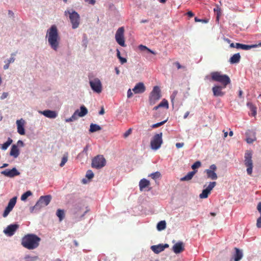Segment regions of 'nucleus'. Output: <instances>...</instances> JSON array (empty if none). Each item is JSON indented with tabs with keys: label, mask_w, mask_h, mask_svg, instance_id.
<instances>
[{
	"label": "nucleus",
	"mask_w": 261,
	"mask_h": 261,
	"mask_svg": "<svg viewBox=\"0 0 261 261\" xmlns=\"http://www.w3.org/2000/svg\"><path fill=\"white\" fill-rule=\"evenodd\" d=\"M46 37L48 38V44L51 48L55 51H57L59 47L60 37L56 25H51L47 30Z\"/></svg>",
	"instance_id": "f257e3e1"
},
{
	"label": "nucleus",
	"mask_w": 261,
	"mask_h": 261,
	"mask_svg": "<svg viewBox=\"0 0 261 261\" xmlns=\"http://www.w3.org/2000/svg\"><path fill=\"white\" fill-rule=\"evenodd\" d=\"M41 239L33 233H29L25 235L21 239V245L29 250L37 248L39 245Z\"/></svg>",
	"instance_id": "f03ea898"
},
{
	"label": "nucleus",
	"mask_w": 261,
	"mask_h": 261,
	"mask_svg": "<svg viewBox=\"0 0 261 261\" xmlns=\"http://www.w3.org/2000/svg\"><path fill=\"white\" fill-rule=\"evenodd\" d=\"M83 205L81 203H76L72 206L70 209V213L72 216V219L75 221L78 222L82 220L88 210H87L83 213L82 212V210Z\"/></svg>",
	"instance_id": "7ed1b4c3"
},
{
	"label": "nucleus",
	"mask_w": 261,
	"mask_h": 261,
	"mask_svg": "<svg viewBox=\"0 0 261 261\" xmlns=\"http://www.w3.org/2000/svg\"><path fill=\"white\" fill-rule=\"evenodd\" d=\"M211 79L213 81L221 83L223 87L230 83V79L226 74H221L220 72L214 71L211 73Z\"/></svg>",
	"instance_id": "20e7f679"
},
{
	"label": "nucleus",
	"mask_w": 261,
	"mask_h": 261,
	"mask_svg": "<svg viewBox=\"0 0 261 261\" xmlns=\"http://www.w3.org/2000/svg\"><path fill=\"white\" fill-rule=\"evenodd\" d=\"M65 16L68 15L70 22L72 24L73 29H77L80 24V15L75 11L71 10H67L65 11Z\"/></svg>",
	"instance_id": "39448f33"
},
{
	"label": "nucleus",
	"mask_w": 261,
	"mask_h": 261,
	"mask_svg": "<svg viewBox=\"0 0 261 261\" xmlns=\"http://www.w3.org/2000/svg\"><path fill=\"white\" fill-rule=\"evenodd\" d=\"M162 97L161 90L158 86L153 87L152 90L149 94V103L152 106L159 100Z\"/></svg>",
	"instance_id": "423d86ee"
},
{
	"label": "nucleus",
	"mask_w": 261,
	"mask_h": 261,
	"mask_svg": "<svg viewBox=\"0 0 261 261\" xmlns=\"http://www.w3.org/2000/svg\"><path fill=\"white\" fill-rule=\"evenodd\" d=\"M162 136V133H160L152 137L150 141V147L152 150H156L161 147L163 143Z\"/></svg>",
	"instance_id": "0eeeda50"
},
{
	"label": "nucleus",
	"mask_w": 261,
	"mask_h": 261,
	"mask_svg": "<svg viewBox=\"0 0 261 261\" xmlns=\"http://www.w3.org/2000/svg\"><path fill=\"white\" fill-rule=\"evenodd\" d=\"M106 160L102 155H97L92 160L91 166L93 168L99 169L106 165Z\"/></svg>",
	"instance_id": "6e6552de"
},
{
	"label": "nucleus",
	"mask_w": 261,
	"mask_h": 261,
	"mask_svg": "<svg viewBox=\"0 0 261 261\" xmlns=\"http://www.w3.org/2000/svg\"><path fill=\"white\" fill-rule=\"evenodd\" d=\"M90 86L92 91L96 93H100L102 90V84L98 78H94L89 81Z\"/></svg>",
	"instance_id": "1a4fd4ad"
},
{
	"label": "nucleus",
	"mask_w": 261,
	"mask_h": 261,
	"mask_svg": "<svg viewBox=\"0 0 261 261\" xmlns=\"http://www.w3.org/2000/svg\"><path fill=\"white\" fill-rule=\"evenodd\" d=\"M245 165L247 167V172L248 175L252 173L253 162L252 161V153L250 151H247L245 154Z\"/></svg>",
	"instance_id": "9d476101"
},
{
	"label": "nucleus",
	"mask_w": 261,
	"mask_h": 261,
	"mask_svg": "<svg viewBox=\"0 0 261 261\" xmlns=\"http://www.w3.org/2000/svg\"><path fill=\"white\" fill-rule=\"evenodd\" d=\"M124 33V28L120 27L118 29L115 34V39L116 42L119 45L122 47L125 46Z\"/></svg>",
	"instance_id": "9b49d317"
},
{
	"label": "nucleus",
	"mask_w": 261,
	"mask_h": 261,
	"mask_svg": "<svg viewBox=\"0 0 261 261\" xmlns=\"http://www.w3.org/2000/svg\"><path fill=\"white\" fill-rule=\"evenodd\" d=\"M52 197L50 195H47L45 196H41L40 197L37 201V206H38L41 209L42 207L47 206L49 204Z\"/></svg>",
	"instance_id": "f8f14e48"
},
{
	"label": "nucleus",
	"mask_w": 261,
	"mask_h": 261,
	"mask_svg": "<svg viewBox=\"0 0 261 261\" xmlns=\"http://www.w3.org/2000/svg\"><path fill=\"white\" fill-rule=\"evenodd\" d=\"M217 170V166L215 164L211 165L208 169L205 170V172L206 173L207 178L212 180H216L218 178V176L216 173Z\"/></svg>",
	"instance_id": "ddd939ff"
},
{
	"label": "nucleus",
	"mask_w": 261,
	"mask_h": 261,
	"mask_svg": "<svg viewBox=\"0 0 261 261\" xmlns=\"http://www.w3.org/2000/svg\"><path fill=\"white\" fill-rule=\"evenodd\" d=\"M1 173L4 176L9 177L13 178L15 176L20 175V173L15 167H13L12 169H7L4 171H1Z\"/></svg>",
	"instance_id": "4468645a"
},
{
	"label": "nucleus",
	"mask_w": 261,
	"mask_h": 261,
	"mask_svg": "<svg viewBox=\"0 0 261 261\" xmlns=\"http://www.w3.org/2000/svg\"><path fill=\"white\" fill-rule=\"evenodd\" d=\"M19 225L16 223L11 224L8 225L6 229H4V232L8 236H12L18 228Z\"/></svg>",
	"instance_id": "2eb2a0df"
},
{
	"label": "nucleus",
	"mask_w": 261,
	"mask_h": 261,
	"mask_svg": "<svg viewBox=\"0 0 261 261\" xmlns=\"http://www.w3.org/2000/svg\"><path fill=\"white\" fill-rule=\"evenodd\" d=\"M223 86L215 85L212 88V91L215 97H222L224 95L225 92L222 91V89L225 88Z\"/></svg>",
	"instance_id": "dca6fc26"
},
{
	"label": "nucleus",
	"mask_w": 261,
	"mask_h": 261,
	"mask_svg": "<svg viewBox=\"0 0 261 261\" xmlns=\"http://www.w3.org/2000/svg\"><path fill=\"white\" fill-rule=\"evenodd\" d=\"M24 123L25 121L22 118L16 121L17 132L21 135H24L25 133Z\"/></svg>",
	"instance_id": "f3484780"
},
{
	"label": "nucleus",
	"mask_w": 261,
	"mask_h": 261,
	"mask_svg": "<svg viewBox=\"0 0 261 261\" xmlns=\"http://www.w3.org/2000/svg\"><path fill=\"white\" fill-rule=\"evenodd\" d=\"M39 113L45 117L50 119H55L57 116V112L53 110H45L43 111H39Z\"/></svg>",
	"instance_id": "a211bd4d"
},
{
	"label": "nucleus",
	"mask_w": 261,
	"mask_h": 261,
	"mask_svg": "<svg viewBox=\"0 0 261 261\" xmlns=\"http://www.w3.org/2000/svg\"><path fill=\"white\" fill-rule=\"evenodd\" d=\"M145 86L142 82L137 83L133 89V91L135 94L142 93L145 91Z\"/></svg>",
	"instance_id": "6ab92c4d"
},
{
	"label": "nucleus",
	"mask_w": 261,
	"mask_h": 261,
	"mask_svg": "<svg viewBox=\"0 0 261 261\" xmlns=\"http://www.w3.org/2000/svg\"><path fill=\"white\" fill-rule=\"evenodd\" d=\"M184 250V243L182 242H178L175 243L173 247L172 250L173 251L176 253L178 254Z\"/></svg>",
	"instance_id": "aec40b11"
},
{
	"label": "nucleus",
	"mask_w": 261,
	"mask_h": 261,
	"mask_svg": "<svg viewBox=\"0 0 261 261\" xmlns=\"http://www.w3.org/2000/svg\"><path fill=\"white\" fill-rule=\"evenodd\" d=\"M246 141L249 144L252 143L256 140L255 133L252 131L248 130L246 133Z\"/></svg>",
	"instance_id": "412c9836"
},
{
	"label": "nucleus",
	"mask_w": 261,
	"mask_h": 261,
	"mask_svg": "<svg viewBox=\"0 0 261 261\" xmlns=\"http://www.w3.org/2000/svg\"><path fill=\"white\" fill-rule=\"evenodd\" d=\"M19 153L20 152L17 145L14 144H13L11 147L10 155L15 159L19 156Z\"/></svg>",
	"instance_id": "4be33fe9"
},
{
	"label": "nucleus",
	"mask_w": 261,
	"mask_h": 261,
	"mask_svg": "<svg viewBox=\"0 0 261 261\" xmlns=\"http://www.w3.org/2000/svg\"><path fill=\"white\" fill-rule=\"evenodd\" d=\"M89 148V145L87 144L84 148L82 152H80L78 155L77 158L79 159H88V150Z\"/></svg>",
	"instance_id": "5701e85b"
},
{
	"label": "nucleus",
	"mask_w": 261,
	"mask_h": 261,
	"mask_svg": "<svg viewBox=\"0 0 261 261\" xmlns=\"http://www.w3.org/2000/svg\"><path fill=\"white\" fill-rule=\"evenodd\" d=\"M236 48L237 49H242L245 50H248L251 48H254L255 45L244 44L240 43H236L235 45Z\"/></svg>",
	"instance_id": "b1692460"
},
{
	"label": "nucleus",
	"mask_w": 261,
	"mask_h": 261,
	"mask_svg": "<svg viewBox=\"0 0 261 261\" xmlns=\"http://www.w3.org/2000/svg\"><path fill=\"white\" fill-rule=\"evenodd\" d=\"M75 112H77L76 114L78 117H83L87 115L88 113V110L85 106L82 105L80 107V111L77 109L75 110Z\"/></svg>",
	"instance_id": "393cba45"
},
{
	"label": "nucleus",
	"mask_w": 261,
	"mask_h": 261,
	"mask_svg": "<svg viewBox=\"0 0 261 261\" xmlns=\"http://www.w3.org/2000/svg\"><path fill=\"white\" fill-rule=\"evenodd\" d=\"M241 59V56L239 53H237L234 54L232 56H231L229 60V62L231 64L238 63Z\"/></svg>",
	"instance_id": "a878e982"
},
{
	"label": "nucleus",
	"mask_w": 261,
	"mask_h": 261,
	"mask_svg": "<svg viewBox=\"0 0 261 261\" xmlns=\"http://www.w3.org/2000/svg\"><path fill=\"white\" fill-rule=\"evenodd\" d=\"M234 249V261H240L243 257V252L241 249L237 248H235Z\"/></svg>",
	"instance_id": "bb28decb"
},
{
	"label": "nucleus",
	"mask_w": 261,
	"mask_h": 261,
	"mask_svg": "<svg viewBox=\"0 0 261 261\" xmlns=\"http://www.w3.org/2000/svg\"><path fill=\"white\" fill-rule=\"evenodd\" d=\"M163 247L162 246V244L152 245L150 247L151 250L155 254H159L163 251Z\"/></svg>",
	"instance_id": "cd10ccee"
},
{
	"label": "nucleus",
	"mask_w": 261,
	"mask_h": 261,
	"mask_svg": "<svg viewBox=\"0 0 261 261\" xmlns=\"http://www.w3.org/2000/svg\"><path fill=\"white\" fill-rule=\"evenodd\" d=\"M150 184V182L148 180L143 178L140 180L139 182V188L141 191H142L144 189L148 187Z\"/></svg>",
	"instance_id": "c85d7f7f"
},
{
	"label": "nucleus",
	"mask_w": 261,
	"mask_h": 261,
	"mask_svg": "<svg viewBox=\"0 0 261 261\" xmlns=\"http://www.w3.org/2000/svg\"><path fill=\"white\" fill-rule=\"evenodd\" d=\"M197 171H192L188 173L185 176L180 178V181H189L191 180Z\"/></svg>",
	"instance_id": "c756f323"
},
{
	"label": "nucleus",
	"mask_w": 261,
	"mask_h": 261,
	"mask_svg": "<svg viewBox=\"0 0 261 261\" xmlns=\"http://www.w3.org/2000/svg\"><path fill=\"white\" fill-rule=\"evenodd\" d=\"M101 129L100 126L97 124L91 123L90 125L89 132L94 133Z\"/></svg>",
	"instance_id": "7c9ffc66"
},
{
	"label": "nucleus",
	"mask_w": 261,
	"mask_h": 261,
	"mask_svg": "<svg viewBox=\"0 0 261 261\" xmlns=\"http://www.w3.org/2000/svg\"><path fill=\"white\" fill-rule=\"evenodd\" d=\"M166 223L165 220H162L158 223L156 229L159 231H162L166 228Z\"/></svg>",
	"instance_id": "2f4dec72"
},
{
	"label": "nucleus",
	"mask_w": 261,
	"mask_h": 261,
	"mask_svg": "<svg viewBox=\"0 0 261 261\" xmlns=\"http://www.w3.org/2000/svg\"><path fill=\"white\" fill-rule=\"evenodd\" d=\"M56 215L59 218V221H62L65 217L64 211L61 209H58L56 212Z\"/></svg>",
	"instance_id": "473e14b6"
},
{
	"label": "nucleus",
	"mask_w": 261,
	"mask_h": 261,
	"mask_svg": "<svg viewBox=\"0 0 261 261\" xmlns=\"http://www.w3.org/2000/svg\"><path fill=\"white\" fill-rule=\"evenodd\" d=\"M17 201V197L14 196L12 198H11L7 205V207L10 208L11 210H13V207H14L15 205L16 204Z\"/></svg>",
	"instance_id": "72a5a7b5"
},
{
	"label": "nucleus",
	"mask_w": 261,
	"mask_h": 261,
	"mask_svg": "<svg viewBox=\"0 0 261 261\" xmlns=\"http://www.w3.org/2000/svg\"><path fill=\"white\" fill-rule=\"evenodd\" d=\"M13 140L10 138H8L7 141L2 145V149L5 150L12 144Z\"/></svg>",
	"instance_id": "f704fd0d"
},
{
	"label": "nucleus",
	"mask_w": 261,
	"mask_h": 261,
	"mask_svg": "<svg viewBox=\"0 0 261 261\" xmlns=\"http://www.w3.org/2000/svg\"><path fill=\"white\" fill-rule=\"evenodd\" d=\"M76 113L77 112H74L71 117L65 119V121L66 122H70L76 120L79 117Z\"/></svg>",
	"instance_id": "c9c22d12"
},
{
	"label": "nucleus",
	"mask_w": 261,
	"mask_h": 261,
	"mask_svg": "<svg viewBox=\"0 0 261 261\" xmlns=\"http://www.w3.org/2000/svg\"><path fill=\"white\" fill-rule=\"evenodd\" d=\"M32 195V192L31 191H27V192H24L21 196V200L22 201H25L27 198L31 196Z\"/></svg>",
	"instance_id": "e433bc0d"
},
{
	"label": "nucleus",
	"mask_w": 261,
	"mask_h": 261,
	"mask_svg": "<svg viewBox=\"0 0 261 261\" xmlns=\"http://www.w3.org/2000/svg\"><path fill=\"white\" fill-rule=\"evenodd\" d=\"M210 193V192L205 188L202 191L201 193L199 195V197L202 199L206 198Z\"/></svg>",
	"instance_id": "4c0bfd02"
},
{
	"label": "nucleus",
	"mask_w": 261,
	"mask_h": 261,
	"mask_svg": "<svg viewBox=\"0 0 261 261\" xmlns=\"http://www.w3.org/2000/svg\"><path fill=\"white\" fill-rule=\"evenodd\" d=\"M201 165V163L199 161H196L191 166L192 169L193 171H197V169L199 168Z\"/></svg>",
	"instance_id": "58836bf2"
},
{
	"label": "nucleus",
	"mask_w": 261,
	"mask_h": 261,
	"mask_svg": "<svg viewBox=\"0 0 261 261\" xmlns=\"http://www.w3.org/2000/svg\"><path fill=\"white\" fill-rule=\"evenodd\" d=\"M159 106L161 107H164L166 109L169 108L168 102L166 99H163L162 101L159 103Z\"/></svg>",
	"instance_id": "ea45409f"
},
{
	"label": "nucleus",
	"mask_w": 261,
	"mask_h": 261,
	"mask_svg": "<svg viewBox=\"0 0 261 261\" xmlns=\"http://www.w3.org/2000/svg\"><path fill=\"white\" fill-rule=\"evenodd\" d=\"M11 57L9 59H8L7 60L5 61V63H7L8 64H10L11 63H12L14 62L15 59L14 58V56H15V54L12 53L11 55Z\"/></svg>",
	"instance_id": "a19ab883"
},
{
	"label": "nucleus",
	"mask_w": 261,
	"mask_h": 261,
	"mask_svg": "<svg viewBox=\"0 0 261 261\" xmlns=\"http://www.w3.org/2000/svg\"><path fill=\"white\" fill-rule=\"evenodd\" d=\"M216 185V182L212 181L210 182L208 186L205 188L207 190H208L210 192L213 190V189Z\"/></svg>",
	"instance_id": "79ce46f5"
},
{
	"label": "nucleus",
	"mask_w": 261,
	"mask_h": 261,
	"mask_svg": "<svg viewBox=\"0 0 261 261\" xmlns=\"http://www.w3.org/2000/svg\"><path fill=\"white\" fill-rule=\"evenodd\" d=\"M214 11L215 12H217V20L218 21L219 20L220 16L221 15V9L217 5L216 8L214 9Z\"/></svg>",
	"instance_id": "37998d69"
},
{
	"label": "nucleus",
	"mask_w": 261,
	"mask_h": 261,
	"mask_svg": "<svg viewBox=\"0 0 261 261\" xmlns=\"http://www.w3.org/2000/svg\"><path fill=\"white\" fill-rule=\"evenodd\" d=\"M161 176L160 172L157 171L154 173H152L149 175V176H150L152 179H155L158 178H159Z\"/></svg>",
	"instance_id": "c03bdc74"
},
{
	"label": "nucleus",
	"mask_w": 261,
	"mask_h": 261,
	"mask_svg": "<svg viewBox=\"0 0 261 261\" xmlns=\"http://www.w3.org/2000/svg\"><path fill=\"white\" fill-rule=\"evenodd\" d=\"M86 177L89 180L94 177V173L91 170H88L87 171Z\"/></svg>",
	"instance_id": "a18cd8bd"
},
{
	"label": "nucleus",
	"mask_w": 261,
	"mask_h": 261,
	"mask_svg": "<svg viewBox=\"0 0 261 261\" xmlns=\"http://www.w3.org/2000/svg\"><path fill=\"white\" fill-rule=\"evenodd\" d=\"M167 121V119L165 120H164L163 121H161V122H158V123H155V124H153L151 125V127L152 128H156V127H158L163 124H164Z\"/></svg>",
	"instance_id": "49530a36"
},
{
	"label": "nucleus",
	"mask_w": 261,
	"mask_h": 261,
	"mask_svg": "<svg viewBox=\"0 0 261 261\" xmlns=\"http://www.w3.org/2000/svg\"><path fill=\"white\" fill-rule=\"evenodd\" d=\"M67 160H68L67 156L64 155L62 158V161L60 164V166L61 167H63L64 166V165L65 164V163L67 162Z\"/></svg>",
	"instance_id": "de8ad7c7"
},
{
	"label": "nucleus",
	"mask_w": 261,
	"mask_h": 261,
	"mask_svg": "<svg viewBox=\"0 0 261 261\" xmlns=\"http://www.w3.org/2000/svg\"><path fill=\"white\" fill-rule=\"evenodd\" d=\"M12 210H11L10 208L6 206L4 211V213H3V216L4 217H6L10 213V212L12 211Z\"/></svg>",
	"instance_id": "09e8293b"
},
{
	"label": "nucleus",
	"mask_w": 261,
	"mask_h": 261,
	"mask_svg": "<svg viewBox=\"0 0 261 261\" xmlns=\"http://www.w3.org/2000/svg\"><path fill=\"white\" fill-rule=\"evenodd\" d=\"M31 213H33L34 212L39 211L40 208L38 206H37V203H36L35 205L33 206H31L30 208Z\"/></svg>",
	"instance_id": "8fccbe9b"
},
{
	"label": "nucleus",
	"mask_w": 261,
	"mask_h": 261,
	"mask_svg": "<svg viewBox=\"0 0 261 261\" xmlns=\"http://www.w3.org/2000/svg\"><path fill=\"white\" fill-rule=\"evenodd\" d=\"M177 93H178V92L177 90H174L172 92V94L170 96L171 101L173 104L174 103V100L175 98L176 97V96L177 94Z\"/></svg>",
	"instance_id": "3c124183"
},
{
	"label": "nucleus",
	"mask_w": 261,
	"mask_h": 261,
	"mask_svg": "<svg viewBox=\"0 0 261 261\" xmlns=\"http://www.w3.org/2000/svg\"><path fill=\"white\" fill-rule=\"evenodd\" d=\"M194 20L196 22H201L204 23H207L208 22V20L207 19H199L197 17H195Z\"/></svg>",
	"instance_id": "603ef678"
},
{
	"label": "nucleus",
	"mask_w": 261,
	"mask_h": 261,
	"mask_svg": "<svg viewBox=\"0 0 261 261\" xmlns=\"http://www.w3.org/2000/svg\"><path fill=\"white\" fill-rule=\"evenodd\" d=\"M250 105V109L252 112L253 115L255 116L256 114V108L253 107L251 103H247V106Z\"/></svg>",
	"instance_id": "864d4df0"
},
{
	"label": "nucleus",
	"mask_w": 261,
	"mask_h": 261,
	"mask_svg": "<svg viewBox=\"0 0 261 261\" xmlns=\"http://www.w3.org/2000/svg\"><path fill=\"white\" fill-rule=\"evenodd\" d=\"M132 132V129L129 128L124 134L123 137L124 138H127Z\"/></svg>",
	"instance_id": "5fc2aeb1"
},
{
	"label": "nucleus",
	"mask_w": 261,
	"mask_h": 261,
	"mask_svg": "<svg viewBox=\"0 0 261 261\" xmlns=\"http://www.w3.org/2000/svg\"><path fill=\"white\" fill-rule=\"evenodd\" d=\"M119 60L121 64H123L127 62V59L122 57L119 58Z\"/></svg>",
	"instance_id": "6e6d98bb"
},
{
	"label": "nucleus",
	"mask_w": 261,
	"mask_h": 261,
	"mask_svg": "<svg viewBox=\"0 0 261 261\" xmlns=\"http://www.w3.org/2000/svg\"><path fill=\"white\" fill-rule=\"evenodd\" d=\"M139 48L140 50L143 51V50H147V49L148 48L147 46H145V45H140L139 46Z\"/></svg>",
	"instance_id": "4d7b16f0"
},
{
	"label": "nucleus",
	"mask_w": 261,
	"mask_h": 261,
	"mask_svg": "<svg viewBox=\"0 0 261 261\" xmlns=\"http://www.w3.org/2000/svg\"><path fill=\"white\" fill-rule=\"evenodd\" d=\"M256 226L258 228L261 227V217H259L257 220Z\"/></svg>",
	"instance_id": "13d9d810"
},
{
	"label": "nucleus",
	"mask_w": 261,
	"mask_h": 261,
	"mask_svg": "<svg viewBox=\"0 0 261 261\" xmlns=\"http://www.w3.org/2000/svg\"><path fill=\"white\" fill-rule=\"evenodd\" d=\"M16 145H17V147H18V146L23 147L24 145V144L22 140H18Z\"/></svg>",
	"instance_id": "bf43d9fd"
},
{
	"label": "nucleus",
	"mask_w": 261,
	"mask_h": 261,
	"mask_svg": "<svg viewBox=\"0 0 261 261\" xmlns=\"http://www.w3.org/2000/svg\"><path fill=\"white\" fill-rule=\"evenodd\" d=\"M8 93L7 92H4L1 96V99L3 100L7 97Z\"/></svg>",
	"instance_id": "052dcab7"
},
{
	"label": "nucleus",
	"mask_w": 261,
	"mask_h": 261,
	"mask_svg": "<svg viewBox=\"0 0 261 261\" xmlns=\"http://www.w3.org/2000/svg\"><path fill=\"white\" fill-rule=\"evenodd\" d=\"M133 96V93L132 92V90L130 89H129L128 90H127V97L128 98H130L132 96Z\"/></svg>",
	"instance_id": "680f3d73"
},
{
	"label": "nucleus",
	"mask_w": 261,
	"mask_h": 261,
	"mask_svg": "<svg viewBox=\"0 0 261 261\" xmlns=\"http://www.w3.org/2000/svg\"><path fill=\"white\" fill-rule=\"evenodd\" d=\"M184 145V143H176L175 146L177 148H179L183 147Z\"/></svg>",
	"instance_id": "e2e57ef3"
},
{
	"label": "nucleus",
	"mask_w": 261,
	"mask_h": 261,
	"mask_svg": "<svg viewBox=\"0 0 261 261\" xmlns=\"http://www.w3.org/2000/svg\"><path fill=\"white\" fill-rule=\"evenodd\" d=\"M86 2L89 4L94 5L95 3V0H84Z\"/></svg>",
	"instance_id": "0e129e2a"
},
{
	"label": "nucleus",
	"mask_w": 261,
	"mask_h": 261,
	"mask_svg": "<svg viewBox=\"0 0 261 261\" xmlns=\"http://www.w3.org/2000/svg\"><path fill=\"white\" fill-rule=\"evenodd\" d=\"M187 15L189 17H192L193 16H194V13L192 12V11H188L187 13Z\"/></svg>",
	"instance_id": "69168bd1"
},
{
	"label": "nucleus",
	"mask_w": 261,
	"mask_h": 261,
	"mask_svg": "<svg viewBox=\"0 0 261 261\" xmlns=\"http://www.w3.org/2000/svg\"><path fill=\"white\" fill-rule=\"evenodd\" d=\"M257 210L259 212V213L260 214H261V202L258 203L257 206Z\"/></svg>",
	"instance_id": "338daca9"
},
{
	"label": "nucleus",
	"mask_w": 261,
	"mask_h": 261,
	"mask_svg": "<svg viewBox=\"0 0 261 261\" xmlns=\"http://www.w3.org/2000/svg\"><path fill=\"white\" fill-rule=\"evenodd\" d=\"M147 51L149 53H151L153 55H156V53L154 51L149 49V48L147 49Z\"/></svg>",
	"instance_id": "774afa93"
}]
</instances>
